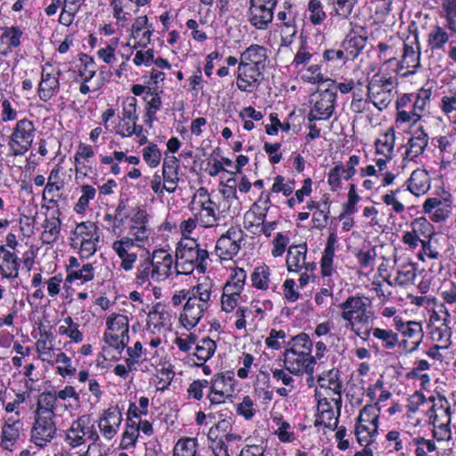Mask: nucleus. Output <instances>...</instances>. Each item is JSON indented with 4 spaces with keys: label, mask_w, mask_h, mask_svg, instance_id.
<instances>
[{
    "label": "nucleus",
    "mask_w": 456,
    "mask_h": 456,
    "mask_svg": "<svg viewBox=\"0 0 456 456\" xmlns=\"http://www.w3.org/2000/svg\"><path fill=\"white\" fill-rule=\"evenodd\" d=\"M373 337L380 340L382 346L386 349H394L398 343V335L392 330L380 328L372 329Z\"/></svg>",
    "instance_id": "obj_48"
},
{
    "label": "nucleus",
    "mask_w": 456,
    "mask_h": 456,
    "mask_svg": "<svg viewBox=\"0 0 456 456\" xmlns=\"http://www.w3.org/2000/svg\"><path fill=\"white\" fill-rule=\"evenodd\" d=\"M142 157L151 167H156L160 163L161 153L156 144L151 143L142 150Z\"/></svg>",
    "instance_id": "obj_60"
},
{
    "label": "nucleus",
    "mask_w": 456,
    "mask_h": 456,
    "mask_svg": "<svg viewBox=\"0 0 456 456\" xmlns=\"http://www.w3.org/2000/svg\"><path fill=\"white\" fill-rule=\"evenodd\" d=\"M107 330L105 332L118 334L120 336H128L129 325L126 315L112 314L106 322Z\"/></svg>",
    "instance_id": "obj_34"
},
{
    "label": "nucleus",
    "mask_w": 456,
    "mask_h": 456,
    "mask_svg": "<svg viewBox=\"0 0 456 456\" xmlns=\"http://www.w3.org/2000/svg\"><path fill=\"white\" fill-rule=\"evenodd\" d=\"M94 277V269L92 264H86L81 268H77L75 271H69V274L67 275L66 281L72 282L74 280H81L83 281H92Z\"/></svg>",
    "instance_id": "obj_55"
},
{
    "label": "nucleus",
    "mask_w": 456,
    "mask_h": 456,
    "mask_svg": "<svg viewBox=\"0 0 456 456\" xmlns=\"http://www.w3.org/2000/svg\"><path fill=\"white\" fill-rule=\"evenodd\" d=\"M104 341L111 347L115 348L118 352L123 350L129 342L128 336H120L118 334H112L110 332H104Z\"/></svg>",
    "instance_id": "obj_63"
},
{
    "label": "nucleus",
    "mask_w": 456,
    "mask_h": 456,
    "mask_svg": "<svg viewBox=\"0 0 456 456\" xmlns=\"http://www.w3.org/2000/svg\"><path fill=\"white\" fill-rule=\"evenodd\" d=\"M193 203H198L200 208L194 213L198 224L204 228H212L217 225L220 217L216 213V203L204 188L197 191Z\"/></svg>",
    "instance_id": "obj_8"
},
{
    "label": "nucleus",
    "mask_w": 456,
    "mask_h": 456,
    "mask_svg": "<svg viewBox=\"0 0 456 456\" xmlns=\"http://www.w3.org/2000/svg\"><path fill=\"white\" fill-rule=\"evenodd\" d=\"M122 420V413L117 406L104 410L97 421L98 428L103 438L108 441L112 440L117 436Z\"/></svg>",
    "instance_id": "obj_14"
},
{
    "label": "nucleus",
    "mask_w": 456,
    "mask_h": 456,
    "mask_svg": "<svg viewBox=\"0 0 456 456\" xmlns=\"http://www.w3.org/2000/svg\"><path fill=\"white\" fill-rule=\"evenodd\" d=\"M402 335L410 339L409 347L407 348L408 352H414L419 347L423 338V329L421 323L419 322L409 321L408 325L402 332Z\"/></svg>",
    "instance_id": "obj_32"
},
{
    "label": "nucleus",
    "mask_w": 456,
    "mask_h": 456,
    "mask_svg": "<svg viewBox=\"0 0 456 456\" xmlns=\"http://www.w3.org/2000/svg\"><path fill=\"white\" fill-rule=\"evenodd\" d=\"M61 72L54 69L53 65L46 63L42 69L41 81L38 85L37 94L41 101L48 102L60 91L59 77Z\"/></svg>",
    "instance_id": "obj_13"
},
{
    "label": "nucleus",
    "mask_w": 456,
    "mask_h": 456,
    "mask_svg": "<svg viewBox=\"0 0 456 456\" xmlns=\"http://www.w3.org/2000/svg\"><path fill=\"white\" fill-rule=\"evenodd\" d=\"M337 242L338 237L336 232H330L321 260L322 273L324 276H330L333 272V257Z\"/></svg>",
    "instance_id": "obj_28"
},
{
    "label": "nucleus",
    "mask_w": 456,
    "mask_h": 456,
    "mask_svg": "<svg viewBox=\"0 0 456 456\" xmlns=\"http://www.w3.org/2000/svg\"><path fill=\"white\" fill-rule=\"evenodd\" d=\"M283 352V366L293 375L312 374L315 359L312 355L313 342L305 333H300L289 342Z\"/></svg>",
    "instance_id": "obj_2"
},
{
    "label": "nucleus",
    "mask_w": 456,
    "mask_h": 456,
    "mask_svg": "<svg viewBox=\"0 0 456 456\" xmlns=\"http://www.w3.org/2000/svg\"><path fill=\"white\" fill-rule=\"evenodd\" d=\"M19 266V259L14 253H6L5 256L0 255V273L4 277H17Z\"/></svg>",
    "instance_id": "obj_35"
},
{
    "label": "nucleus",
    "mask_w": 456,
    "mask_h": 456,
    "mask_svg": "<svg viewBox=\"0 0 456 456\" xmlns=\"http://www.w3.org/2000/svg\"><path fill=\"white\" fill-rule=\"evenodd\" d=\"M77 239L81 240H99L98 227L93 222H83L77 225L75 232Z\"/></svg>",
    "instance_id": "obj_46"
},
{
    "label": "nucleus",
    "mask_w": 456,
    "mask_h": 456,
    "mask_svg": "<svg viewBox=\"0 0 456 456\" xmlns=\"http://www.w3.org/2000/svg\"><path fill=\"white\" fill-rule=\"evenodd\" d=\"M266 4L249 3L248 20L256 29H266L273 20V9Z\"/></svg>",
    "instance_id": "obj_20"
},
{
    "label": "nucleus",
    "mask_w": 456,
    "mask_h": 456,
    "mask_svg": "<svg viewBox=\"0 0 456 456\" xmlns=\"http://www.w3.org/2000/svg\"><path fill=\"white\" fill-rule=\"evenodd\" d=\"M428 413L432 424L451 422L452 420L450 403L444 396L439 397L438 403L432 405Z\"/></svg>",
    "instance_id": "obj_29"
},
{
    "label": "nucleus",
    "mask_w": 456,
    "mask_h": 456,
    "mask_svg": "<svg viewBox=\"0 0 456 456\" xmlns=\"http://www.w3.org/2000/svg\"><path fill=\"white\" fill-rule=\"evenodd\" d=\"M366 45V37L355 34H350L342 44L346 59L354 60L363 50Z\"/></svg>",
    "instance_id": "obj_33"
},
{
    "label": "nucleus",
    "mask_w": 456,
    "mask_h": 456,
    "mask_svg": "<svg viewBox=\"0 0 456 456\" xmlns=\"http://www.w3.org/2000/svg\"><path fill=\"white\" fill-rule=\"evenodd\" d=\"M358 0H329L335 15L346 20L351 15Z\"/></svg>",
    "instance_id": "obj_47"
},
{
    "label": "nucleus",
    "mask_w": 456,
    "mask_h": 456,
    "mask_svg": "<svg viewBox=\"0 0 456 456\" xmlns=\"http://www.w3.org/2000/svg\"><path fill=\"white\" fill-rule=\"evenodd\" d=\"M175 256L177 259L198 264V268L204 272L206 268L204 263L208 256V253L206 249L200 248L195 240L184 238L178 243Z\"/></svg>",
    "instance_id": "obj_12"
},
{
    "label": "nucleus",
    "mask_w": 456,
    "mask_h": 456,
    "mask_svg": "<svg viewBox=\"0 0 456 456\" xmlns=\"http://www.w3.org/2000/svg\"><path fill=\"white\" fill-rule=\"evenodd\" d=\"M269 197L265 196L263 200V206L258 202H255L249 210L244 215V227L251 231L253 233H257L258 230L262 227L267 211L269 209Z\"/></svg>",
    "instance_id": "obj_18"
},
{
    "label": "nucleus",
    "mask_w": 456,
    "mask_h": 456,
    "mask_svg": "<svg viewBox=\"0 0 456 456\" xmlns=\"http://www.w3.org/2000/svg\"><path fill=\"white\" fill-rule=\"evenodd\" d=\"M395 142V133L393 127L388 128L375 142L376 153L392 159Z\"/></svg>",
    "instance_id": "obj_30"
},
{
    "label": "nucleus",
    "mask_w": 456,
    "mask_h": 456,
    "mask_svg": "<svg viewBox=\"0 0 456 456\" xmlns=\"http://www.w3.org/2000/svg\"><path fill=\"white\" fill-rule=\"evenodd\" d=\"M330 219V203L328 200L322 201V206L313 213V225L318 230L324 229L329 223Z\"/></svg>",
    "instance_id": "obj_52"
},
{
    "label": "nucleus",
    "mask_w": 456,
    "mask_h": 456,
    "mask_svg": "<svg viewBox=\"0 0 456 456\" xmlns=\"http://www.w3.org/2000/svg\"><path fill=\"white\" fill-rule=\"evenodd\" d=\"M448 39L447 32L443 28L436 26L428 34V42L431 50H440L444 48Z\"/></svg>",
    "instance_id": "obj_50"
},
{
    "label": "nucleus",
    "mask_w": 456,
    "mask_h": 456,
    "mask_svg": "<svg viewBox=\"0 0 456 456\" xmlns=\"http://www.w3.org/2000/svg\"><path fill=\"white\" fill-rule=\"evenodd\" d=\"M243 239L244 234L241 229L231 227L226 233L223 234L216 241V254L222 259H232L241 248Z\"/></svg>",
    "instance_id": "obj_10"
},
{
    "label": "nucleus",
    "mask_w": 456,
    "mask_h": 456,
    "mask_svg": "<svg viewBox=\"0 0 456 456\" xmlns=\"http://www.w3.org/2000/svg\"><path fill=\"white\" fill-rule=\"evenodd\" d=\"M22 426H3L0 445L4 450L12 451V447L20 438Z\"/></svg>",
    "instance_id": "obj_40"
},
{
    "label": "nucleus",
    "mask_w": 456,
    "mask_h": 456,
    "mask_svg": "<svg viewBox=\"0 0 456 456\" xmlns=\"http://www.w3.org/2000/svg\"><path fill=\"white\" fill-rule=\"evenodd\" d=\"M57 435L55 418L34 415V422L30 429V441L37 447L44 448Z\"/></svg>",
    "instance_id": "obj_9"
},
{
    "label": "nucleus",
    "mask_w": 456,
    "mask_h": 456,
    "mask_svg": "<svg viewBox=\"0 0 456 456\" xmlns=\"http://www.w3.org/2000/svg\"><path fill=\"white\" fill-rule=\"evenodd\" d=\"M266 58V48L259 45H251L241 53L239 64L264 69Z\"/></svg>",
    "instance_id": "obj_22"
},
{
    "label": "nucleus",
    "mask_w": 456,
    "mask_h": 456,
    "mask_svg": "<svg viewBox=\"0 0 456 456\" xmlns=\"http://www.w3.org/2000/svg\"><path fill=\"white\" fill-rule=\"evenodd\" d=\"M411 231L419 235L420 238L429 239L434 233L433 225L425 217L415 218L411 223Z\"/></svg>",
    "instance_id": "obj_53"
},
{
    "label": "nucleus",
    "mask_w": 456,
    "mask_h": 456,
    "mask_svg": "<svg viewBox=\"0 0 456 456\" xmlns=\"http://www.w3.org/2000/svg\"><path fill=\"white\" fill-rule=\"evenodd\" d=\"M180 162L175 156L166 157L162 164V176L166 191L175 192L179 178Z\"/></svg>",
    "instance_id": "obj_21"
},
{
    "label": "nucleus",
    "mask_w": 456,
    "mask_h": 456,
    "mask_svg": "<svg viewBox=\"0 0 456 456\" xmlns=\"http://www.w3.org/2000/svg\"><path fill=\"white\" fill-rule=\"evenodd\" d=\"M416 272L417 268L415 264L411 262H406L398 265L395 281L393 282L388 280H387V281L391 286H407L414 282L416 278Z\"/></svg>",
    "instance_id": "obj_31"
},
{
    "label": "nucleus",
    "mask_w": 456,
    "mask_h": 456,
    "mask_svg": "<svg viewBox=\"0 0 456 456\" xmlns=\"http://www.w3.org/2000/svg\"><path fill=\"white\" fill-rule=\"evenodd\" d=\"M428 135L420 126L414 131L412 136L410 138L407 145L408 148L405 152L404 159L413 160L415 158L421 155L428 146Z\"/></svg>",
    "instance_id": "obj_25"
},
{
    "label": "nucleus",
    "mask_w": 456,
    "mask_h": 456,
    "mask_svg": "<svg viewBox=\"0 0 456 456\" xmlns=\"http://www.w3.org/2000/svg\"><path fill=\"white\" fill-rule=\"evenodd\" d=\"M234 379L231 375L217 374L211 382V387L213 391L221 392L225 395H232L234 391Z\"/></svg>",
    "instance_id": "obj_41"
},
{
    "label": "nucleus",
    "mask_w": 456,
    "mask_h": 456,
    "mask_svg": "<svg viewBox=\"0 0 456 456\" xmlns=\"http://www.w3.org/2000/svg\"><path fill=\"white\" fill-rule=\"evenodd\" d=\"M403 191H405L402 188H397L395 190H391L389 192L382 196V201L387 206H391L393 210L397 214L403 213L405 209L403 204L398 199L399 195Z\"/></svg>",
    "instance_id": "obj_56"
},
{
    "label": "nucleus",
    "mask_w": 456,
    "mask_h": 456,
    "mask_svg": "<svg viewBox=\"0 0 456 456\" xmlns=\"http://www.w3.org/2000/svg\"><path fill=\"white\" fill-rule=\"evenodd\" d=\"M216 349V342L210 338H203L196 344L194 355L201 362L199 365H202L209 360L215 354Z\"/></svg>",
    "instance_id": "obj_38"
},
{
    "label": "nucleus",
    "mask_w": 456,
    "mask_h": 456,
    "mask_svg": "<svg viewBox=\"0 0 456 456\" xmlns=\"http://www.w3.org/2000/svg\"><path fill=\"white\" fill-rule=\"evenodd\" d=\"M144 99L147 101L146 116L151 121L155 118V115L161 107V99L159 94L155 92H151L149 89L146 92Z\"/></svg>",
    "instance_id": "obj_58"
},
{
    "label": "nucleus",
    "mask_w": 456,
    "mask_h": 456,
    "mask_svg": "<svg viewBox=\"0 0 456 456\" xmlns=\"http://www.w3.org/2000/svg\"><path fill=\"white\" fill-rule=\"evenodd\" d=\"M317 383L320 388L328 392L329 395H334L331 400L335 404L341 403L342 381L340 379V371L333 368L319 375Z\"/></svg>",
    "instance_id": "obj_16"
},
{
    "label": "nucleus",
    "mask_w": 456,
    "mask_h": 456,
    "mask_svg": "<svg viewBox=\"0 0 456 456\" xmlns=\"http://www.w3.org/2000/svg\"><path fill=\"white\" fill-rule=\"evenodd\" d=\"M36 135V127L34 123L22 118L16 122L12 134L8 138V147L12 156H22L31 147Z\"/></svg>",
    "instance_id": "obj_5"
},
{
    "label": "nucleus",
    "mask_w": 456,
    "mask_h": 456,
    "mask_svg": "<svg viewBox=\"0 0 456 456\" xmlns=\"http://www.w3.org/2000/svg\"><path fill=\"white\" fill-rule=\"evenodd\" d=\"M407 189L415 196L425 194L430 188V177L424 169L414 170L406 182Z\"/></svg>",
    "instance_id": "obj_24"
},
{
    "label": "nucleus",
    "mask_w": 456,
    "mask_h": 456,
    "mask_svg": "<svg viewBox=\"0 0 456 456\" xmlns=\"http://www.w3.org/2000/svg\"><path fill=\"white\" fill-rule=\"evenodd\" d=\"M96 191L91 185H84L82 187V195L78 199L77 203L75 206V210L77 213H82L86 210L88 206V203L91 200L95 197Z\"/></svg>",
    "instance_id": "obj_62"
},
{
    "label": "nucleus",
    "mask_w": 456,
    "mask_h": 456,
    "mask_svg": "<svg viewBox=\"0 0 456 456\" xmlns=\"http://www.w3.org/2000/svg\"><path fill=\"white\" fill-rule=\"evenodd\" d=\"M336 92L331 89L313 95L314 106L308 114L309 121L327 120L334 111Z\"/></svg>",
    "instance_id": "obj_11"
},
{
    "label": "nucleus",
    "mask_w": 456,
    "mask_h": 456,
    "mask_svg": "<svg viewBox=\"0 0 456 456\" xmlns=\"http://www.w3.org/2000/svg\"><path fill=\"white\" fill-rule=\"evenodd\" d=\"M337 412L334 411L330 402L326 398H319L317 403L318 415L315 419V425H322L334 430L338 423L341 403H338Z\"/></svg>",
    "instance_id": "obj_19"
},
{
    "label": "nucleus",
    "mask_w": 456,
    "mask_h": 456,
    "mask_svg": "<svg viewBox=\"0 0 456 456\" xmlns=\"http://www.w3.org/2000/svg\"><path fill=\"white\" fill-rule=\"evenodd\" d=\"M412 443L416 445V456H428L427 452H431L436 449V446L432 440L425 439L420 436L413 438Z\"/></svg>",
    "instance_id": "obj_64"
},
{
    "label": "nucleus",
    "mask_w": 456,
    "mask_h": 456,
    "mask_svg": "<svg viewBox=\"0 0 456 456\" xmlns=\"http://www.w3.org/2000/svg\"><path fill=\"white\" fill-rule=\"evenodd\" d=\"M57 399L53 391H45L41 393L37 400L35 416L55 418L54 410L56 408Z\"/></svg>",
    "instance_id": "obj_26"
},
{
    "label": "nucleus",
    "mask_w": 456,
    "mask_h": 456,
    "mask_svg": "<svg viewBox=\"0 0 456 456\" xmlns=\"http://www.w3.org/2000/svg\"><path fill=\"white\" fill-rule=\"evenodd\" d=\"M420 67V47L415 37L412 44L404 43L403 53L400 61L401 69H411L410 74H414Z\"/></svg>",
    "instance_id": "obj_23"
},
{
    "label": "nucleus",
    "mask_w": 456,
    "mask_h": 456,
    "mask_svg": "<svg viewBox=\"0 0 456 456\" xmlns=\"http://www.w3.org/2000/svg\"><path fill=\"white\" fill-rule=\"evenodd\" d=\"M139 436L136 420L126 419L125 431L122 434L120 447L122 449H130L135 446Z\"/></svg>",
    "instance_id": "obj_42"
},
{
    "label": "nucleus",
    "mask_w": 456,
    "mask_h": 456,
    "mask_svg": "<svg viewBox=\"0 0 456 456\" xmlns=\"http://www.w3.org/2000/svg\"><path fill=\"white\" fill-rule=\"evenodd\" d=\"M396 79L375 75L368 86V95L372 103L382 110L389 106L396 94Z\"/></svg>",
    "instance_id": "obj_6"
},
{
    "label": "nucleus",
    "mask_w": 456,
    "mask_h": 456,
    "mask_svg": "<svg viewBox=\"0 0 456 456\" xmlns=\"http://www.w3.org/2000/svg\"><path fill=\"white\" fill-rule=\"evenodd\" d=\"M247 278V273L243 268H235L233 273L230 278V280L226 282L224 289L230 295L232 294H240L241 293L245 280Z\"/></svg>",
    "instance_id": "obj_37"
},
{
    "label": "nucleus",
    "mask_w": 456,
    "mask_h": 456,
    "mask_svg": "<svg viewBox=\"0 0 456 456\" xmlns=\"http://www.w3.org/2000/svg\"><path fill=\"white\" fill-rule=\"evenodd\" d=\"M379 411L378 403L365 405L360 411L357 423L379 428Z\"/></svg>",
    "instance_id": "obj_43"
},
{
    "label": "nucleus",
    "mask_w": 456,
    "mask_h": 456,
    "mask_svg": "<svg viewBox=\"0 0 456 456\" xmlns=\"http://www.w3.org/2000/svg\"><path fill=\"white\" fill-rule=\"evenodd\" d=\"M286 332L282 330H271L269 336L265 338V345L273 350H279L285 343Z\"/></svg>",
    "instance_id": "obj_61"
},
{
    "label": "nucleus",
    "mask_w": 456,
    "mask_h": 456,
    "mask_svg": "<svg viewBox=\"0 0 456 456\" xmlns=\"http://www.w3.org/2000/svg\"><path fill=\"white\" fill-rule=\"evenodd\" d=\"M307 248L305 243L292 245L288 249L286 264L289 272H300L302 269L314 271L315 265L313 262H306Z\"/></svg>",
    "instance_id": "obj_17"
},
{
    "label": "nucleus",
    "mask_w": 456,
    "mask_h": 456,
    "mask_svg": "<svg viewBox=\"0 0 456 456\" xmlns=\"http://www.w3.org/2000/svg\"><path fill=\"white\" fill-rule=\"evenodd\" d=\"M22 31L18 27L6 28L2 34V41L9 48H15L20 45Z\"/></svg>",
    "instance_id": "obj_59"
},
{
    "label": "nucleus",
    "mask_w": 456,
    "mask_h": 456,
    "mask_svg": "<svg viewBox=\"0 0 456 456\" xmlns=\"http://www.w3.org/2000/svg\"><path fill=\"white\" fill-rule=\"evenodd\" d=\"M354 435L361 445L368 446L376 440L378 436V428L356 423Z\"/></svg>",
    "instance_id": "obj_39"
},
{
    "label": "nucleus",
    "mask_w": 456,
    "mask_h": 456,
    "mask_svg": "<svg viewBox=\"0 0 456 456\" xmlns=\"http://www.w3.org/2000/svg\"><path fill=\"white\" fill-rule=\"evenodd\" d=\"M269 267L265 265L256 267L251 274L252 285L258 289H267L269 286Z\"/></svg>",
    "instance_id": "obj_51"
},
{
    "label": "nucleus",
    "mask_w": 456,
    "mask_h": 456,
    "mask_svg": "<svg viewBox=\"0 0 456 456\" xmlns=\"http://www.w3.org/2000/svg\"><path fill=\"white\" fill-rule=\"evenodd\" d=\"M263 69L251 68L246 65H238L237 87L246 93L256 92L264 79Z\"/></svg>",
    "instance_id": "obj_15"
},
{
    "label": "nucleus",
    "mask_w": 456,
    "mask_h": 456,
    "mask_svg": "<svg viewBox=\"0 0 456 456\" xmlns=\"http://www.w3.org/2000/svg\"><path fill=\"white\" fill-rule=\"evenodd\" d=\"M89 423L90 418L87 415H82L74 420L66 431L65 443L71 448H77L85 444L87 437L92 444H96L100 436L94 426H89Z\"/></svg>",
    "instance_id": "obj_7"
},
{
    "label": "nucleus",
    "mask_w": 456,
    "mask_h": 456,
    "mask_svg": "<svg viewBox=\"0 0 456 456\" xmlns=\"http://www.w3.org/2000/svg\"><path fill=\"white\" fill-rule=\"evenodd\" d=\"M198 443L195 438H181L174 447L173 456H200L197 454Z\"/></svg>",
    "instance_id": "obj_44"
},
{
    "label": "nucleus",
    "mask_w": 456,
    "mask_h": 456,
    "mask_svg": "<svg viewBox=\"0 0 456 456\" xmlns=\"http://www.w3.org/2000/svg\"><path fill=\"white\" fill-rule=\"evenodd\" d=\"M52 338L53 336L50 332L45 331L41 334V338L36 342V349L43 361H47L51 364H53V362H50V358L53 354V347L48 343Z\"/></svg>",
    "instance_id": "obj_49"
},
{
    "label": "nucleus",
    "mask_w": 456,
    "mask_h": 456,
    "mask_svg": "<svg viewBox=\"0 0 456 456\" xmlns=\"http://www.w3.org/2000/svg\"><path fill=\"white\" fill-rule=\"evenodd\" d=\"M173 256L164 249H157L149 256L141 258L135 272V281L140 285L150 284L151 281L159 282L172 273Z\"/></svg>",
    "instance_id": "obj_3"
},
{
    "label": "nucleus",
    "mask_w": 456,
    "mask_h": 456,
    "mask_svg": "<svg viewBox=\"0 0 456 456\" xmlns=\"http://www.w3.org/2000/svg\"><path fill=\"white\" fill-rule=\"evenodd\" d=\"M147 324L154 328L167 327L171 325V316L163 305L158 304L148 314Z\"/></svg>",
    "instance_id": "obj_36"
},
{
    "label": "nucleus",
    "mask_w": 456,
    "mask_h": 456,
    "mask_svg": "<svg viewBox=\"0 0 456 456\" xmlns=\"http://www.w3.org/2000/svg\"><path fill=\"white\" fill-rule=\"evenodd\" d=\"M112 248L121 259L120 266L125 271H131L134 268L137 255L135 253L130 252V249L121 248V245L118 247L112 246Z\"/></svg>",
    "instance_id": "obj_57"
},
{
    "label": "nucleus",
    "mask_w": 456,
    "mask_h": 456,
    "mask_svg": "<svg viewBox=\"0 0 456 456\" xmlns=\"http://www.w3.org/2000/svg\"><path fill=\"white\" fill-rule=\"evenodd\" d=\"M438 324L433 323L431 325V339L438 345L442 349H447L450 347L452 341V330L446 323L445 320L440 322L439 318H436Z\"/></svg>",
    "instance_id": "obj_27"
},
{
    "label": "nucleus",
    "mask_w": 456,
    "mask_h": 456,
    "mask_svg": "<svg viewBox=\"0 0 456 456\" xmlns=\"http://www.w3.org/2000/svg\"><path fill=\"white\" fill-rule=\"evenodd\" d=\"M341 318L347 322L346 327L361 339L369 340L374 320V312L370 308L368 297L350 296L339 305Z\"/></svg>",
    "instance_id": "obj_1"
},
{
    "label": "nucleus",
    "mask_w": 456,
    "mask_h": 456,
    "mask_svg": "<svg viewBox=\"0 0 456 456\" xmlns=\"http://www.w3.org/2000/svg\"><path fill=\"white\" fill-rule=\"evenodd\" d=\"M273 421H277L278 428L274 434L278 436L279 440L282 443H291L296 439L294 431L291 425L282 420L281 418H274Z\"/></svg>",
    "instance_id": "obj_54"
},
{
    "label": "nucleus",
    "mask_w": 456,
    "mask_h": 456,
    "mask_svg": "<svg viewBox=\"0 0 456 456\" xmlns=\"http://www.w3.org/2000/svg\"><path fill=\"white\" fill-rule=\"evenodd\" d=\"M58 331L61 335L68 336L70 340L75 343H78L83 340V334L78 330V324L74 322L70 316L63 319L62 324L59 327Z\"/></svg>",
    "instance_id": "obj_45"
},
{
    "label": "nucleus",
    "mask_w": 456,
    "mask_h": 456,
    "mask_svg": "<svg viewBox=\"0 0 456 456\" xmlns=\"http://www.w3.org/2000/svg\"><path fill=\"white\" fill-rule=\"evenodd\" d=\"M212 285L199 283L190 289V297L180 314L181 323L188 330L194 328L207 313L211 303Z\"/></svg>",
    "instance_id": "obj_4"
}]
</instances>
